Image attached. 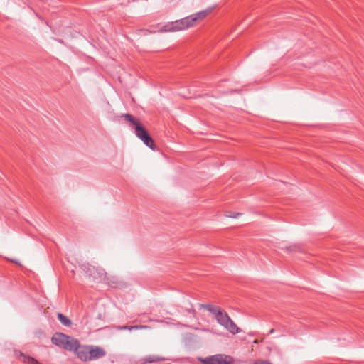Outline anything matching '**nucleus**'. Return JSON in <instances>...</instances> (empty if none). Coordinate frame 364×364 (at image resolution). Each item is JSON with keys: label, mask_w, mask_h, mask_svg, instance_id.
<instances>
[{"label": "nucleus", "mask_w": 364, "mask_h": 364, "mask_svg": "<svg viewBox=\"0 0 364 364\" xmlns=\"http://www.w3.org/2000/svg\"><path fill=\"white\" fill-rule=\"evenodd\" d=\"M202 307L208 311L214 316L217 322L229 333L235 335L241 332V329L237 327L228 313L220 306L207 304H203Z\"/></svg>", "instance_id": "obj_2"}, {"label": "nucleus", "mask_w": 364, "mask_h": 364, "mask_svg": "<svg viewBox=\"0 0 364 364\" xmlns=\"http://www.w3.org/2000/svg\"><path fill=\"white\" fill-rule=\"evenodd\" d=\"M138 31L139 33H141L144 34V35L148 34V33H151L154 32V31H149L148 29H140Z\"/></svg>", "instance_id": "obj_12"}, {"label": "nucleus", "mask_w": 364, "mask_h": 364, "mask_svg": "<svg viewBox=\"0 0 364 364\" xmlns=\"http://www.w3.org/2000/svg\"><path fill=\"white\" fill-rule=\"evenodd\" d=\"M77 358L83 362H88L100 359L105 356V350L99 346L80 345L77 341V345L74 351Z\"/></svg>", "instance_id": "obj_3"}, {"label": "nucleus", "mask_w": 364, "mask_h": 364, "mask_svg": "<svg viewBox=\"0 0 364 364\" xmlns=\"http://www.w3.org/2000/svg\"><path fill=\"white\" fill-rule=\"evenodd\" d=\"M77 339L63 333H55L51 338L52 343L66 350L73 352L77 345Z\"/></svg>", "instance_id": "obj_5"}, {"label": "nucleus", "mask_w": 364, "mask_h": 364, "mask_svg": "<svg viewBox=\"0 0 364 364\" xmlns=\"http://www.w3.org/2000/svg\"><path fill=\"white\" fill-rule=\"evenodd\" d=\"M300 250L301 247L299 245H292L285 248V250L287 252L299 251Z\"/></svg>", "instance_id": "obj_10"}, {"label": "nucleus", "mask_w": 364, "mask_h": 364, "mask_svg": "<svg viewBox=\"0 0 364 364\" xmlns=\"http://www.w3.org/2000/svg\"><path fill=\"white\" fill-rule=\"evenodd\" d=\"M163 360H164V358H161L157 355H148L144 358V363H157V362H160V361H163Z\"/></svg>", "instance_id": "obj_8"}, {"label": "nucleus", "mask_w": 364, "mask_h": 364, "mask_svg": "<svg viewBox=\"0 0 364 364\" xmlns=\"http://www.w3.org/2000/svg\"><path fill=\"white\" fill-rule=\"evenodd\" d=\"M119 330H129L132 331L131 326H122L117 328Z\"/></svg>", "instance_id": "obj_13"}, {"label": "nucleus", "mask_w": 364, "mask_h": 364, "mask_svg": "<svg viewBox=\"0 0 364 364\" xmlns=\"http://www.w3.org/2000/svg\"><path fill=\"white\" fill-rule=\"evenodd\" d=\"M214 6H210L181 19L167 22L163 25L158 24V32H177L192 28L205 18L214 10Z\"/></svg>", "instance_id": "obj_1"}, {"label": "nucleus", "mask_w": 364, "mask_h": 364, "mask_svg": "<svg viewBox=\"0 0 364 364\" xmlns=\"http://www.w3.org/2000/svg\"><path fill=\"white\" fill-rule=\"evenodd\" d=\"M58 318L60 321L65 326H70L71 325V321L65 315L61 313L58 314Z\"/></svg>", "instance_id": "obj_9"}, {"label": "nucleus", "mask_w": 364, "mask_h": 364, "mask_svg": "<svg viewBox=\"0 0 364 364\" xmlns=\"http://www.w3.org/2000/svg\"><path fill=\"white\" fill-rule=\"evenodd\" d=\"M203 364H231L232 358L223 354H217L202 360Z\"/></svg>", "instance_id": "obj_6"}, {"label": "nucleus", "mask_w": 364, "mask_h": 364, "mask_svg": "<svg viewBox=\"0 0 364 364\" xmlns=\"http://www.w3.org/2000/svg\"><path fill=\"white\" fill-rule=\"evenodd\" d=\"M255 364H272V363L267 360H263L259 363H255Z\"/></svg>", "instance_id": "obj_15"}, {"label": "nucleus", "mask_w": 364, "mask_h": 364, "mask_svg": "<svg viewBox=\"0 0 364 364\" xmlns=\"http://www.w3.org/2000/svg\"><path fill=\"white\" fill-rule=\"evenodd\" d=\"M148 328L147 326H144V325L131 326L132 330H134V329H144V328Z\"/></svg>", "instance_id": "obj_11"}, {"label": "nucleus", "mask_w": 364, "mask_h": 364, "mask_svg": "<svg viewBox=\"0 0 364 364\" xmlns=\"http://www.w3.org/2000/svg\"><path fill=\"white\" fill-rule=\"evenodd\" d=\"M16 355L17 357V358L25 363H28V364H41L39 361H38L37 360H36L35 358L29 356V355H26L23 353L22 352H16Z\"/></svg>", "instance_id": "obj_7"}, {"label": "nucleus", "mask_w": 364, "mask_h": 364, "mask_svg": "<svg viewBox=\"0 0 364 364\" xmlns=\"http://www.w3.org/2000/svg\"><path fill=\"white\" fill-rule=\"evenodd\" d=\"M122 117L129 123V126L132 128L134 129L136 136L140 139L144 143V144H146L151 149L155 150L156 145L152 138L149 134L146 129L141 124L139 119H136L132 114L128 113L123 114Z\"/></svg>", "instance_id": "obj_4"}, {"label": "nucleus", "mask_w": 364, "mask_h": 364, "mask_svg": "<svg viewBox=\"0 0 364 364\" xmlns=\"http://www.w3.org/2000/svg\"><path fill=\"white\" fill-rule=\"evenodd\" d=\"M274 332V328H272L270 331H269V334H272Z\"/></svg>", "instance_id": "obj_16"}, {"label": "nucleus", "mask_w": 364, "mask_h": 364, "mask_svg": "<svg viewBox=\"0 0 364 364\" xmlns=\"http://www.w3.org/2000/svg\"><path fill=\"white\" fill-rule=\"evenodd\" d=\"M240 215H241V214H240V213H234V214H232V215H227V216L236 218H237Z\"/></svg>", "instance_id": "obj_14"}]
</instances>
